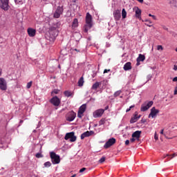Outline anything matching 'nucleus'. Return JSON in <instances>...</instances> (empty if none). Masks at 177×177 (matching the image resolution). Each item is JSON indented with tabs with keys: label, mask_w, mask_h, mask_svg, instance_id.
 <instances>
[{
	"label": "nucleus",
	"mask_w": 177,
	"mask_h": 177,
	"mask_svg": "<svg viewBox=\"0 0 177 177\" xmlns=\"http://www.w3.org/2000/svg\"><path fill=\"white\" fill-rule=\"evenodd\" d=\"M48 33L50 35V41H54L56 39V37L59 35V30L55 26H50L48 30Z\"/></svg>",
	"instance_id": "f257e3e1"
},
{
	"label": "nucleus",
	"mask_w": 177,
	"mask_h": 177,
	"mask_svg": "<svg viewBox=\"0 0 177 177\" xmlns=\"http://www.w3.org/2000/svg\"><path fill=\"white\" fill-rule=\"evenodd\" d=\"M50 157L53 164H59L60 163V156L54 151L50 152Z\"/></svg>",
	"instance_id": "f03ea898"
},
{
	"label": "nucleus",
	"mask_w": 177,
	"mask_h": 177,
	"mask_svg": "<svg viewBox=\"0 0 177 177\" xmlns=\"http://www.w3.org/2000/svg\"><path fill=\"white\" fill-rule=\"evenodd\" d=\"M75 134L74 131L67 133L64 137L65 140H68V139H70L69 142H75V140H77V136H75Z\"/></svg>",
	"instance_id": "7ed1b4c3"
},
{
	"label": "nucleus",
	"mask_w": 177,
	"mask_h": 177,
	"mask_svg": "<svg viewBox=\"0 0 177 177\" xmlns=\"http://www.w3.org/2000/svg\"><path fill=\"white\" fill-rule=\"evenodd\" d=\"M153 101L145 102L141 105L140 111H147L153 106Z\"/></svg>",
	"instance_id": "20e7f679"
},
{
	"label": "nucleus",
	"mask_w": 177,
	"mask_h": 177,
	"mask_svg": "<svg viewBox=\"0 0 177 177\" xmlns=\"http://www.w3.org/2000/svg\"><path fill=\"white\" fill-rule=\"evenodd\" d=\"M63 6H58L55 10V12H54V15L53 17L55 19H59V17H60L61 15H63Z\"/></svg>",
	"instance_id": "39448f33"
},
{
	"label": "nucleus",
	"mask_w": 177,
	"mask_h": 177,
	"mask_svg": "<svg viewBox=\"0 0 177 177\" xmlns=\"http://www.w3.org/2000/svg\"><path fill=\"white\" fill-rule=\"evenodd\" d=\"M75 117H77V113H75L73 111H70L66 115V121H74L75 120Z\"/></svg>",
	"instance_id": "423d86ee"
},
{
	"label": "nucleus",
	"mask_w": 177,
	"mask_h": 177,
	"mask_svg": "<svg viewBox=\"0 0 177 177\" xmlns=\"http://www.w3.org/2000/svg\"><path fill=\"white\" fill-rule=\"evenodd\" d=\"M158 113H160V110L156 109V107H152L151 109V112L148 116V118H156V117H157V114H158Z\"/></svg>",
	"instance_id": "0eeeda50"
},
{
	"label": "nucleus",
	"mask_w": 177,
	"mask_h": 177,
	"mask_svg": "<svg viewBox=\"0 0 177 177\" xmlns=\"http://www.w3.org/2000/svg\"><path fill=\"white\" fill-rule=\"evenodd\" d=\"M103 114H104V109H100L95 111L93 113V117H94V118H99L102 117V115H103Z\"/></svg>",
	"instance_id": "6e6552de"
},
{
	"label": "nucleus",
	"mask_w": 177,
	"mask_h": 177,
	"mask_svg": "<svg viewBox=\"0 0 177 177\" xmlns=\"http://www.w3.org/2000/svg\"><path fill=\"white\" fill-rule=\"evenodd\" d=\"M1 5L0 7L3 10H9V0H0Z\"/></svg>",
	"instance_id": "1a4fd4ad"
},
{
	"label": "nucleus",
	"mask_w": 177,
	"mask_h": 177,
	"mask_svg": "<svg viewBox=\"0 0 177 177\" xmlns=\"http://www.w3.org/2000/svg\"><path fill=\"white\" fill-rule=\"evenodd\" d=\"M0 89L1 91H6L8 89V84L3 77H0Z\"/></svg>",
	"instance_id": "9d476101"
},
{
	"label": "nucleus",
	"mask_w": 177,
	"mask_h": 177,
	"mask_svg": "<svg viewBox=\"0 0 177 177\" xmlns=\"http://www.w3.org/2000/svg\"><path fill=\"white\" fill-rule=\"evenodd\" d=\"M116 140L115 138H110L104 145V149H109V147H111L113 145H115Z\"/></svg>",
	"instance_id": "9b49d317"
},
{
	"label": "nucleus",
	"mask_w": 177,
	"mask_h": 177,
	"mask_svg": "<svg viewBox=\"0 0 177 177\" xmlns=\"http://www.w3.org/2000/svg\"><path fill=\"white\" fill-rule=\"evenodd\" d=\"M50 103H51V104H53V106H55V107H57V106L60 105V99H59L57 96H55L50 100Z\"/></svg>",
	"instance_id": "f8f14e48"
},
{
	"label": "nucleus",
	"mask_w": 177,
	"mask_h": 177,
	"mask_svg": "<svg viewBox=\"0 0 177 177\" xmlns=\"http://www.w3.org/2000/svg\"><path fill=\"white\" fill-rule=\"evenodd\" d=\"M86 23L88 25V28H92V15L88 12L86 15Z\"/></svg>",
	"instance_id": "ddd939ff"
},
{
	"label": "nucleus",
	"mask_w": 177,
	"mask_h": 177,
	"mask_svg": "<svg viewBox=\"0 0 177 177\" xmlns=\"http://www.w3.org/2000/svg\"><path fill=\"white\" fill-rule=\"evenodd\" d=\"M115 21H119L121 19V10H115L113 13Z\"/></svg>",
	"instance_id": "4468645a"
},
{
	"label": "nucleus",
	"mask_w": 177,
	"mask_h": 177,
	"mask_svg": "<svg viewBox=\"0 0 177 177\" xmlns=\"http://www.w3.org/2000/svg\"><path fill=\"white\" fill-rule=\"evenodd\" d=\"M93 133H95V132L93 131H87L83 133H82L81 135V139L84 140L85 139V138H89V136H92V135H93Z\"/></svg>",
	"instance_id": "2eb2a0df"
},
{
	"label": "nucleus",
	"mask_w": 177,
	"mask_h": 177,
	"mask_svg": "<svg viewBox=\"0 0 177 177\" xmlns=\"http://www.w3.org/2000/svg\"><path fill=\"white\" fill-rule=\"evenodd\" d=\"M123 70L124 71H129V70H132V64L131 62H127L123 67Z\"/></svg>",
	"instance_id": "dca6fc26"
},
{
	"label": "nucleus",
	"mask_w": 177,
	"mask_h": 177,
	"mask_svg": "<svg viewBox=\"0 0 177 177\" xmlns=\"http://www.w3.org/2000/svg\"><path fill=\"white\" fill-rule=\"evenodd\" d=\"M37 32V30L32 28H28V34L29 37H35V33Z\"/></svg>",
	"instance_id": "f3484780"
},
{
	"label": "nucleus",
	"mask_w": 177,
	"mask_h": 177,
	"mask_svg": "<svg viewBox=\"0 0 177 177\" xmlns=\"http://www.w3.org/2000/svg\"><path fill=\"white\" fill-rule=\"evenodd\" d=\"M142 133V131H136L134 133H132V138H136L137 140H139L140 139V135Z\"/></svg>",
	"instance_id": "a211bd4d"
},
{
	"label": "nucleus",
	"mask_w": 177,
	"mask_h": 177,
	"mask_svg": "<svg viewBox=\"0 0 177 177\" xmlns=\"http://www.w3.org/2000/svg\"><path fill=\"white\" fill-rule=\"evenodd\" d=\"M136 17L139 19V20H142V10L139 8H137L136 10Z\"/></svg>",
	"instance_id": "6ab92c4d"
},
{
	"label": "nucleus",
	"mask_w": 177,
	"mask_h": 177,
	"mask_svg": "<svg viewBox=\"0 0 177 177\" xmlns=\"http://www.w3.org/2000/svg\"><path fill=\"white\" fill-rule=\"evenodd\" d=\"M139 118H140V115L138 116V113L136 112L134 117L131 118V119L130 120L131 124H134V122H136V121H138Z\"/></svg>",
	"instance_id": "aec40b11"
},
{
	"label": "nucleus",
	"mask_w": 177,
	"mask_h": 177,
	"mask_svg": "<svg viewBox=\"0 0 177 177\" xmlns=\"http://www.w3.org/2000/svg\"><path fill=\"white\" fill-rule=\"evenodd\" d=\"M146 57L144 55L140 54L137 58V66H139V62H145Z\"/></svg>",
	"instance_id": "412c9836"
},
{
	"label": "nucleus",
	"mask_w": 177,
	"mask_h": 177,
	"mask_svg": "<svg viewBox=\"0 0 177 177\" xmlns=\"http://www.w3.org/2000/svg\"><path fill=\"white\" fill-rule=\"evenodd\" d=\"M64 95L66 97H73L74 96V93L70 91H65Z\"/></svg>",
	"instance_id": "4be33fe9"
},
{
	"label": "nucleus",
	"mask_w": 177,
	"mask_h": 177,
	"mask_svg": "<svg viewBox=\"0 0 177 177\" xmlns=\"http://www.w3.org/2000/svg\"><path fill=\"white\" fill-rule=\"evenodd\" d=\"M86 110V105L83 104L79 108L78 112H80V114H84Z\"/></svg>",
	"instance_id": "5701e85b"
},
{
	"label": "nucleus",
	"mask_w": 177,
	"mask_h": 177,
	"mask_svg": "<svg viewBox=\"0 0 177 177\" xmlns=\"http://www.w3.org/2000/svg\"><path fill=\"white\" fill-rule=\"evenodd\" d=\"M77 27H78V19L75 18L72 23V28L74 30V28H77Z\"/></svg>",
	"instance_id": "b1692460"
},
{
	"label": "nucleus",
	"mask_w": 177,
	"mask_h": 177,
	"mask_svg": "<svg viewBox=\"0 0 177 177\" xmlns=\"http://www.w3.org/2000/svg\"><path fill=\"white\" fill-rule=\"evenodd\" d=\"M100 85H102V82H97L93 84L91 88L92 89H94V91H96V89H97L98 87L100 86Z\"/></svg>",
	"instance_id": "393cba45"
},
{
	"label": "nucleus",
	"mask_w": 177,
	"mask_h": 177,
	"mask_svg": "<svg viewBox=\"0 0 177 177\" xmlns=\"http://www.w3.org/2000/svg\"><path fill=\"white\" fill-rule=\"evenodd\" d=\"M78 86H84V77H82L78 80Z\"/></svg>",
	"instance_id": "a878e982"
},
{
	"label": "nucleus",
	"mask_w": 177,
	"mask_h": 177,
	"mask_svg": "<svg viewBox=\"0 0 177 177\" xmlns=\"http://www.w3.org/2000/svg\"><path fill=\"white\" fill-rule=\"evenodd\" d=\"M122 19L127 18V11L125 10V8H123L122 10Z\"/></svg>",
	"instance_id": "bb28decb"
},
{
	"label": "nucleus",
	"mask_w": 177,
	"mask_h": 177,
	"mask_svg": "<svg viewBox=\"0 0 177 177\" xmlns=\"http://www.w3.org/2000/svg\"><path fill=\"white\" fill-rule=\"evenodd\" d=\"M106 123V119L105 118H102L100 121H99V125H104V124Z\"/></svg>",
	"instance_id": "cd10ccee"
},
{
	"label": "nucleus",
	"mask_w": 177,
	"mask_h": 177,
	"mask_svg": "<svg viewBox=\"0 0 177 177\" xmlns=\"http://www.w3.org/2000/svg\"><path fill=\"white\" fill-rule=\"evenodd\" d=\"M45 168H49V167H52V163L48 161L44 163Z\"/></svg>",
	"instance_id": "c85d7f7f"
},
{
	"label": "nucleus",
	"mask_w": 177,
	"mask_h": 177,
	"mask_svg": "<svg viewBox=\"0 0 177 177\" xmlns=\"http://www.w3.org/2000/svg\"><path fill=\"white\" fill-rule=\"evenodd\" d=\"M121 91H118L116 92H115V93L113 94V96L115 97H117L118 96H120V95H121Z\"/></svg>",
	"instance_id": "c756f323"
},
{
	"label": "nucleus",
	"mask_w": 177,
	"mask_h": 177,
	"mask_svg": "<svg viewBox=\"0 0 177 177\" xmlns=\"http://www.w3.org/2000/svg\"><path fill=\"white\" fill-rule=\"evenodd\" d=\"M35 157L37 158H42V157H44V155L41 153H37L36 155H35Z\"/></svg>",
	"instance_id": "7c9ffc66"
},
{
	"label": "nucleus",
	"mask_w": 177,
	"mask_h": 177,
	"mask_svg": "<svg viewBox=\"0 0 177 177\" xmlns=\"http://www.w3.org/2000/svg\"><path fill=\"white\" fill-rule=\"evenodd\" d=\"M32 86V82L30 81V82H29L27 84V85H26L27 89H30V88H31Z\"/></svg>",
	"instance_id": "2f4dec72"
},
{
	"label": "nucleus",
	"mask_w": 177,
	"mask_h": 177,
	"mask_svg": "<svg viewBox=\"0 0 177 177\" xmlns=\"http://www.w3.org/2000/svg\"><path fill=\"white\" fill-rule=\"evenodd\" d=\"M104 161H106V157L103 156L102 158H101L100 160H99V162L100 164H102V162H104Z\"/></svg>",
	"instance_id": "473e14b6"
},
{
	"label": "nucleus",
	"mask_w": 177,
	"mask_h": 177,
	"mask_svg": "<svg viewBox=\"0 0 177 177\" xmlns=\"http://www.w3.org/2000/svg\"><path fill=\"white\" fill-rule=\"evenodd\" d=\"M89 26H88V24H86L85 26H84V32H88V31L89 30Z\"/></svg>",
	"instance_id": "72a5a7b5"
},
{
	"label": "nucleus",
	"mask_w": 177,
	"mask_h": 177,
	"mask_svg": "<svg viewBox=\"0 0 177 177\" xmlns=\"http://www.w3.org/2000/svg\"><path fill=\"white\" fill-rule=\"evenodd\" d=\"M162 49H164V48H162V46L158 45V46H157V50H162Z\"/></svg>",
	"instance_id": "f704fd0d"
},
{
	"label": "nucleus",
	"mask_w": 177,
	"mask_h": 177,
	"mask_svg": "<svg viewBox=\"0 0 177 177\" xmlns=\"http://www.w3.org/2000/svg\"><path fill=\"white\" fill-rule=\"evenodd\" d=\"M82 115H84V113H80V112L77 113L78 118H82Z\"/></svg>",
	"instance_id": "c9c22d12"
},
{
	"label": "nucleus",
	"mask_w": 177,
	"mask_h": 177,
	"mask_svg": "<svg viewBox=\"0 0 177 177\" xmlns=\"http://www.w3.org/2000/svg\"><path fill=\"white\" fill-rule=\"evenodd\" d=\"M160 134L164 135V136H165L166 139H169L168 137H167V136H165V134H164V129H162L160 131Z\"/></svg>",
	"instance_id": "e433bc0d"
},
{
	"label": "nucleus",
	"mask_w": 177,
	"mask_h": 177,
	"mask_svg": "<svg viewBox=\"0 0 177 177\" xmlns=\"http://www.w3.org/2000/svg\"><path fill=\"white\" fill-rule=\"evenodd\" d=\"M55 93V95H57V93H59V90L57 89H55L53 92L52 94Z\"/></svg>",
	"instance_id": "4c0bfd02"
},
{
	"label": "nucleus",
	"mask_w": 177,
	"mask_h": 177,
	"mask_svg": "<svg viewBox=\"0 0 177 177\" xmlns=\"http://www.w3.org/2000/svg\"><path fill=\"white\" fill-rule=\"evenodd\" d=\"M84 171H86V168H85V167H83V168H82L80 170V174H82V172H84Z\"/></svg>",
	"instance_id": "58836bf2"
},
{
	"label": "nucleus",
	"mask_w": 177,
	"mask_h": 177,
	"mask_svg": "<svg viewBox=\"0 0 177 177\" xmlns=\"http://www.w3.org/2000/svg\"><path fill=\"white\" fill-rule=\"evenodd\" d=\"M15 3H21L23 2V0H15Z\"/></svg>",
	"instance_id": "ea45409f"
},
{
	"label": "nucleus",
	"mask_w": 177,
	"mask_h": 177,
	"mask_svg": "<svg viewBox=\"0 0 177 177\" xmlns=\"http://www.w3.org/2000/svg\"><path fill=\"white\" fill-rule=\"evenodd\" d=\"M154 139L155 140H158V136H157V133H155L154 134Z\"/></svg>",
	"instance_id": "a19ab883"
},
{
	"label": "nucleus",
	"mask_w": 177,
	"mask_h": 177,
	"mask_svg": "<svg viewBox=\"0 0 177 177\" xmlns=\"http://www.w3.org/2000/svg\"><path fill=\"white\" fill-rule=\"evenodd\" d=\"M135 140H136V138H133V137H132V138L130 139V142L131 143H133V142H135Z\"/></svg>",
	"instance_id": "79ce46f5"
},
{
	"label": "nucleus",
	"mask_w": 177,
	"mask_h": 177,
	"mask_svg": "<svg viewBox=\"0 0 177 177\" xmlns=\"http://www.w3.org/2000/svg\"><path fill=\"white\" fill-rule=\"evenodd\" d=\"M174 95H177V84H176V86L174 88Z\"/></svg>",
	"instance_id": "37998d69"
},
{
	"label": "nucleus",
	"mask_w": 177,
	"mask_h": 177,
	"mask_svg": "<svg viewBox=\"0 0 177 177\" xmlns=\"http://www.w3.org/2000/svg\"><path fill=\"white\" fill-rule=\"evenodd\" d=\"M110 69H104V74H106V73H109Z\"/></svg>",
	"instance_id": "c03bdc74"
},
{
	"label": "nucleus",
	"mask_w": 177,
	"mask_h": 177,
	"mask_svg": "<svg viewBox=\"0 0 177 177\" xmlns=\"http://www.w3.org/2000/svg\"><path fill=\"white\" fill-rule=\"evenodd\" d=\"M172 81L173 82H177V77H175L174 78H173Z\"/></svg>",
	"instance_id": "a18cd8bd"
},
{
	"label": "nucleus",
	"mask_w": 177,
	"mask_h": 177,
	"mask_svg": "<svg viewBox=\"0 0 177 177\" xmlns=\"http://www.w3.org/2000/svg\"><path fill=\"white\" fill-rule=\"evenodd\" d=\"M125 145H126V146H128V145H129V140H127L125 141Z\"/></svg>",
	"instance_id": "49530a36"
},
{
	"label": "nucleus",
	"mask_w": 177,
	"mask_h": 177,
	"mask_svg": "<svg viewBox=\"0 0 177 177\" xmlns=\"http://www.w3.org/2000/svg\"><path fill=\"white\" fill-rule=\"evenodd\" d=\"M176 156H177V154L174 153H173L171 155V158H174V157H176Z\"/></svg>",
	"instance_id": "de8ad7c7"
},
{
	"label": "nucleus",
	"mask_w": 177,
	"mask_h": 177,
	"mask_svg": "<svg viewBox=\"0 0 177 177\" xmlns=\"http://www.w3.org/2000/svg\"><path fill=\"white\" fill-rule=\"evenodd\" d=\"M174 70L175 71H177V65H174Z\"/></svg>",
	"instance_id": "09e8293b"
},
{
	"label": "nucleus",
	"mask_w": 177,
	"mask_h": 177,
	"mask_svg": "<svg viewBox=\"0 0 177 177\" xmlns=\"http://www.w3.org/2000/svg\"><path fill=\"white\" fill-rule=\"evenodd\" d=\"M138 2H140V3H143V0H137Z\"/></svg>",
	"instance_id": "8fccbe9b"
},
{
	"label": "nucleus",
	"mask_w": 177,
	"mask_h": 177,
	"mask_svg": "<svg viewBox=\"0 0 177 177\" xmlns=\"http://www.w3.org/2000/svg\"><path fill=\"white\" fill-rule=\"evenodd\" d=\"M152 18L153 19V20H157V17H156L155 15L152 16Z\"/></svg>",
	"instance_id": "3c124183"
},
{
	"label": "nucleus",
	"mask_w": 177,
	"mask_h": 177,
	"mask_svg": "<svg viewBox=\"0 0 177 177\" xmlns=\"http://www.w3.org/2000/svg\"><path fill=\"white\" fill-rule=\"evenodd\" d=\"M2 75V68H0V77Z\"/></svg>",
	"instance_id": "603ef678"
},
{
	"label": "nucleus",
	"mask_w": 177,
	"mask_h": 177,
	"mask_svg": "<svg viewBox=\"0 0 177 177\" xmlns=\"http://www.w3.org/2000/svg\"><path fill=\"white\" fill-rule=\"evenodd\" d=\"M133 107H135V105H131V106L129 107V109L131 110V109H133Z\"/></svg>",
	"instance_id": "864d4df0"
},
{
	"label": "nucleus",
	"mask_w": 177,
	"mask_h": 177,
	"mask_svg": "<svg viewBox=\"0 0 177 177\" xmlns=\"http://www.w3.org/2000/svg\"><path fill=\"white\" fill-rule=\"evenodd\" d=\"M104 111H106V110H109V106H106V107H105V109H104Z\"/></svg>",
	"instance_id": "5fc2aeb1"
},
{
	"label": "nucleus",
	"mask_w": 177,
	"mask_h": 177,
	"mask_svg": "<svg viewBox=\"0 0 177 177\" xmlns=\"http://www.w3.org/2000/svg\"><path fill=\"white\" fill-rule=\"evenodd\" d=\"M129 111H131V109L129 108L126 110V113H129Z\"/></svg>",
	"instance_id": "6e6d98bb"
},
{
	"label": "nucleus",
	"mask_w": 177,
	"mask_h": 177,
	"mask_svg": "<svg viewBox=\"0 0 177 177\" xmlns=\"http://www.w3.org/2000/svg\"><path fill=\"white\" fill-rule=\"evenodd\" d=\"M145 25L147 26L148 27H152V26H153V25H149V24H145Z\"/></svg>",
	"instance_id": "4d7b16f0"
},
{
	"label": "nucleus",
	"mask_w": 177,
	"mask_h": 177,
	"mask_svg": "<svg viewBox=\"0 0 177 177\" xmlns=\"http://www.w3.org/2000/svg\"><path fill=\"white\" fill-rule=\"evenodd\" d=\"M149 17H153V15H151V14H149Z\"/></svg>",
	"instance_id": "13d9d810"
},
{
	"label": "nucleus",
	"mask_w": 177,
	"mask_h": 177,
	"mask_svg": "<svg viewBox=\"0 0 177 177\" xmlns=\"http://www.w3.org/2000/svg\"><path fill=\"white\" fill-rule=\"evenodd\" d=\"M145 21H149V24H151V21H149V20H146Z\"/></svg>",
	"instance_id": "bf43d9fd"
},
{
	"label": "nucleus",
	"mask_w": 177,
	"mask_h": 177,
	"mask_svg": "<svg viewBox=\"0 0 177 177\" xmlns=\"http://www.w3.org/2000/svg\"><path fill=\"white\" fill-rule=\"evenodd\" d=\"M173 37H176V33H174Z\"/></svg>",
	"instance_id": "052dcab7"
},
{
	"label": "nucleus",
	"mask_w": 177,
	"mask_h": 177,
	"mask_svg": "<svg viewBox=\"0 0 177 177\" xmlns=\"http://www.w3.org/2000/svg\"><path fill=\"white\" fill-rule=\"evenodd\" d=\"M75 50L76 52H80V50H78L77 48H75Z\"/></svg>",
	"instance_id": "680f3d73"
},
{
	"label": "nucleus",
	"mask_w": 177,
	"mask_h": 177,
	"mask_svg": "<svg viewBox=\"0 0 177 177\" xmlns=\"http://www.w3.org/2000/svg\"><path fill=\"white\" fill-rule=\"evenodd\" d=\"M166 157H169V154H167V155H166Z\"/></svg>",
	"instance_id": "e2e57ef3"
},
{
	"label": "nucleus",
	"mask_w": 177,
	"mask_h": 177,
	"mask_svg": "<svg viewBox=\"0 0 177 177\" xmlns=\"http://www.w3.org/2000/svg\"><path fill=\"white\" fill-rule=\"evenodd\" d=\"M103 82H107V81L106 80H103Z\"/></svg>",
	"instance_id": "0e129e2a"
},
{
	"label": "nucleus",
	"mask_w": 177,
	"mask_h": 177,
	"mask_svg": "<svg viewBox=\"0 0 177 177\" xmlns=\"http://www.w3.org/2000/svg\"><path fill=\"white\" fill-rule=\"evenodd\" d=\"M23 122V120H20V123L21 124Z\"/></svg>",
	"instance_id": "69168bd1"
},
{
	"label": "nucleus",
	"mask_w": 177,
	"mask_h": 177,
	"mask_svg": "<svg viewBox=\"0 0 177 177\" xmlns=\"http://www.w3.org/2000/svg\"><path fill=\"white\" fill-rule=\"evenodd\" d=\"M176 51L177 52V48H176Z\"/></svg>",
	"instance_id": "338daca9"
}]
</instances>
